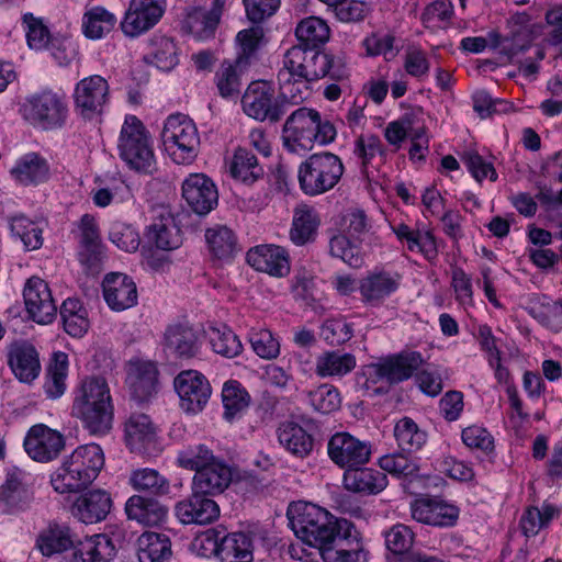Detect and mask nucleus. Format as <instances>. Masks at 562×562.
<instances>
[{"instance_id":"f257e3e1","label":"nucleus","mask_w":562,"mask_h":562,"mask_svg":"<svg viewBox=\"0 0 562 562\" xmlns=\"http://www.w3.org/2000/svg\"><path fill=\"white\" fill-rule=\"evenodd\" d=\"M348 74L341 57L315 47L295 45L284 53L277 78L280 89L284 95L291 97L294 105L305 98L300 89L297 94L292 93L295 83L313 82L323 78L341 81L348 77Z\"/></svg>"},{"instance_id":"f03ea898","label":"nucleus","mask_w":562,"mask_h":562,"mask_svg":"<svg viewBox=\"0 0 562 562\" xmlns=\"http://www.w3.org/2000/svg\"><path fill=\"white\" fill-rule=\"evenodd\" d=\"M288 518L295 535L303 541L322 550L342 531V522L324 508L312 503L299 502L288 508Z\"/></svg>"},{"instance_id":"7ed1b4c3","label":"nucleus","mask_w":562,"mask_h":562,"mask_svg":"<svg viewBox=\"0 0 562 562\" xmlns=\"http://www.w3.org/2000/svg\"><path fill=\"white\" fill-rule=\"evenodd\" d=\"M103 465L104 456L99 445L80 446L53 474L54 490L61 494L82 491L97 479Z\"/></svg>"},{"instance_id":"20e7f679","label":"nucleus","mask_w":562,"mask_h":562,"mask_svg":"<svg viewBox=\"0 0 562 562\" xmlns=\"http://www.w3.org/2000/svg\"><path fill=\"white\" fill-rule=\"evenodd\" d=\"M336 128L329 121H322L321 114L308 108L293 111L282 128L284 147L292 151L311 150L314 144L327 145L336 137Z\"/></svg>"},{"instance_id":"39448f33","label":"nucleus","mask_w":562,"mask_h":562,"mask_svg":"<svg viewBox=\"0 0 562 562\" xmlns=\"http://www.w3.org/2000/svg\"><path fill=\"white\" fill-rule=\"evenodd\" d=\"M121 159L142 173H151L155 169V155L150 135L142 121L135 115H127L122 125L119 143Z\"/></svg>"},{"instance_id":"423d86ee","label":"nucleus","mask_w":562,"mask_h":562,"mask_svg":"<svg viewBox=\"0 0 562 562\" xmlns=\"http://www.w3.org/2000/svg\"><path fill=\"white\" fill-rule=\"evenodd\" d=\"M344 171V164L337 155L329 151L313 154L299 167V184L306 195H321L336 187Z\"/></svg>"},{"instance_id":"0eeeda50","label":"nucleus","mask_w":562,"mask_h":562,"mask_svg":"<svg viewBox=\"0 0 562 562\" xmlns=\"http://www.w3.org/2000/svg\"><path fill=\"white\" fill-rule=\"evenodd\" d=\"M21 112L32 126L42 131H54L65 126L69 111L61 94L44 89L26 97Z\"/></svg>"},{"instance_id":"6e6552de","label":"nucleus","mask_w":562,"mask_h":562,"mask_svg":"<svg viewBox=\"0 0 562 562\" xmlns=\"http://www.w3.org/2000/svg\"><path fill=\"white\" fill-rule=\"evenodd\" d=\"M161 139L166 151L176 164H191L198 156L200 136L193 121L183 114L169 115Z\"/></svg>"},{"instance_id":"1a4fd4ad","label":"nucleus","mask_w":562,"mask_h":562,"mask_svg":"<svg viewBox=\"0 0 562 562\" xmlns=\"http://www.w3.org/2000/svg\"><path fill=\"white\" fill-rule=\"evenodd\" d=\"M293 104L291 97L276 95L273 86L265 80L252 81L241 97L244 113L259 122L278 123L286 112V105Z\"/></svg>"},{"instance_id":"9d476101","label":"nucleus","mask_w":562,"mask_h":562,"mask_svg":"<svg viewBox=\"0 0 562 562\" xmlns=\"http://www.w3.org/2000/svg\"><path fill=\"white\" fill-rule=\"evenodd\" d=\"M175 390L180 400V407L187 414L202 412L212 394L209 380L196 370L181 371L173 381Z\"/></svg>"},{"instance_id":"9b49d317","label":"nucleus","mask_w":562,"mask_h":562,"mask_svg":"<svg viewBox=\"0 0 562 562\" xmlns=\"http://www.w3.org/2000/svg\"><path fill=\"white\" fill-rule=\"evenodd\" d=\"M330 460L342 469L362 467L371 457V445L349 432L341 431L333 435L327 446Z\"/></svg>"},{"instance_id":"f8f14e48","label":"nucleus","mask_w":562,"mask_h":562,"mask_svg":"<svg viewBox=\"0 0 562 562\" xmlns=\"http://www.w3.org/2000/svg\"><path fill=\"white\" fill-rule=\"evenodd\" d=\"M166 0H132L121 22L126 36L136 37L154 27L162 18Z\"/></svg>"},{"instance_id":"ddd939ff","label":"nucleus","mask_w":562,"mask_h":562,"mask_svg":"<svg viewBox=\"0 0 562 562\" xmlns=\"http://www.w3.org/2000/svg\"><path fill=\"white\" fill-rule=\"evenodd\" d=\"M368 554L351 522H342V531L321 552L324 562H367Z\"/></svg>"},{"instance_id":"4468645a","label":"nucleus","mask_w":562,"mask_h":562,"mask_svg":"<svg viewBox=\"0 0 562 562\" xmlns=\"http://www.w3.org/2000/svg\"><path fill=\"white\" fill-rule=\"evenodd\" d=\"M109 97L108 81L98 75L80 80L75 88V106L85 119H93L102 113Z\"/></svg>"},{"instance_id":"2eb2a0df","label":"nucleus","mask_w":562,"mask_h":562,"mask_svg":"<svg viewBox=\"0 0 562 562\" xmlns=\"http://www.w3.org/2000/svg\"><path fill=\"white\" fill-rule=\"evenodd\" d=\"M24 304L29 317L37 324H49L57 314L48 284L38 277L30 278L23 290Z\"/></svg>"},{"instance_id":"dca6fc26","label":"nucleus","mask_w":562,"mask_h":562,"mask_svg":"<svg viewBox=\"0 0 562 562\" xmlns=\"http://www.w3.org/2000/svg\"><path fill=\"white\" fill-rule=\"evenodd\" d=\"M423 356L418 351H402L371 366L374 375L396 384L408 380L422 367Z\"/></svg>"},{"instance_id":"f3484780","label":"nucleus","mask_w":562,"mask_h":562,"mask_svg":"<svg viewBox=\"0 0 562 562\" xmlns=\"http://www.w3.org/2000/svg\"><path fill=\"white\" fill-rule=\"evenodd\" d=\"M182 196L198 215L210 213L218 202L216 186L203 173H192L183 181Z\"/></svg>"},{"instance_id":"a211bd4d","label":"nucleus","mask_w":562,"mask_h":562,"mask_svg":"<svg viewBox=\"0 0 562 562\" xmlns=\"http://www.w3.org/2000/svg\"><path fill=\"white\" fill-rule=\"evenodd\" d=\"M64 446L63 435L43 424L31 427L24 439L26 453L38 462H48L55 459Z\"/></svg>"},{"instance_id":"6ab92c4d","label":"nucleus","mask_w":562,"mask_h":562,"mask_svg":"<svg viewBox=\"0 0 562 562\" xmlns=\"http://www.w3.org/2000/svg\"><path fill=\"white\" fill-rule=\"evenodd\" d=\"M459 508L440 498L424 497L412 504L415 520L435 527H453L459 518Z\"/></svg>"},{"instance_id":"aec40b11","label":"nucleus","mask_w":562,"mask_h":562,"mask_svg":"<svg viewBox=\"0 0 562 562\" xmlns=\"http://www.w3.org/2000/svg\"><path fill=\"white\" fill-rule=\"evenodd\" d=\"M126 383L131 396L139 402L149 401L157 393L158 370L154 362L131 360L127 367Z\"/></svg>"},{"instance_id":"412c9836","label":"nucleus","mask_w":562,"mask_h":562,"mask_svg":"<svg viewBox=\"0 0 562 562\" xmlns=\"http://www.w3.org/2000/svg\"><path fill=\"white\" fill-rule=\"evenodd\" d=\"M102 288L104 300L113 311H125L137 304V288L127 274L120 272L106 274Z\"/></svg>"},{"instance_id":"4be33fe9","label":"nucleus","mask_w":562,"mask_h":562,"mask_svg":"<svg viewBox=\"0 0 562 562\" xmlns=\"http://www.w3.org/2000/svg\"><path fill=\"white\" fill-rule=\"evenodd\" d=\"M176 516L186 525H207L220 516L218 505L209 496L192 491V495L176 505Z\"/></svg>"},{"instance_id":"5701e85b","label":"nucleus","mask_w":562,"mask_h":562,"mask_svg":"<svg viewBox=\"0 0 562 562\" xmlns=\"http://www.w3.org/2000/svg\"><path fill=\"white\" fill-rule=\"evenodd\" d=\"M247 262L256 270L273 277H284L290 272L288 252L276 245H259L250 249Z\"/></svg>"},{"instance_id":"b1692460","label":"nucleus","mask_w":562,"mask_h":562,"mask_svg":"<svg viewBox=\"0 0 562 562\" xmlns=\"http://www.w3.org/2000/svg\"><path fill=\"white\" fill-rule=\"evenodd\" d=\"M233 481V470L222 459L198 471L193 476L192 491L205 496L222 494Z\"/></svg>"},{"instance_id":"393cba45","label":"nucleus","mask_w":562,"mask_h":562,"mask_svg":"<svg viewBox=\"0 0 562 562\" xmlns=\"http://www.w3.org/2000/svg\"><path fill=\"white\" fill-rule=\"evenodd\" d=\"M210 552H215L223 562H251L252 542L244 532H232L220 540L206 539Z\"/></svg>"},{"instance_id":"a878e982","label":"nucleus","mask_w":562,"mask_h":562,"mask_svg":"<svg viewBox=\"0 0 562 562\" xmlns=\"http://www.w3.org/2000/svg\"><path fill=\"white\" fill-rule=\"evenodd\" d=\"M165 348L176 358H193L201 348L199 333L188 324L170 325L165 331Z\"/></svg>"},{"instance_id":"bb28decb","label":"nucleus","mask_w":562,"mask_h":562,"mask_svg":"<svg viewBox=\"0 0 562 562\" xmlns=\"http://www.w3.org/2000/svg\"><path fill=\"white\" fill-rule=\"evenodd\" d=\"M116 548L112 539L98 533L76 542L70 562H112Z\"/></svg>"},{"instance_id":"cd10ccee","label":"nucleus","mask_w":562,"mask_h":562,"mask_svg":"<svg viewBox=\"0 0 562 562\" xmlns=\"http://www.w3.org/2000/svg\"><path fill=\"white\" fill-rule=\"evenodd\" d=\"M400 276L385 271L373 272L363 278L359 285L361 299L371 306H378L400 286Z\"/></svg>"},{"instance_id":"c85d7f7f","label":"nucleus","mask_w":562,"mask_h":562,"mask_svg":"<svg viewBox=\"0 0 562 562\" xmlns=\"http://www.w3.org/2000/svg\"><path fill=\"white\" fill-rule=\"evenodd\" d=\"M8 358L13 373L21 382L30 383L38 376L41 364L33 345L26 341L12 344Z\"/></svg>"},{"instance_id":"c756f323","label":"nucleus","mask_w":562,"mask_h":562,"mask_svg":"<svg viewBox=\"0 0 562 562\" xmlns=\"http://www.w3.org/2000/svg\"><path fill=\"white\" fill-rule=\"evenodd\" d=\"M125 513L128 519L155 527L166 521L168 508L155 498L133 495L125 504Z\"/></svg>"},{"instance_id":"7c9ffc66","label":"nucleus","mask_w":562,"mask_h":562,"mask_svg":"<svg viewBox=\"0 0 562 562\" xmlns=\"http://www.w3.org/2000/svg\"><path fill=\"white\" fill-rule=\"evenodd\" d=\"M112 499L105 491H90L77 498L72 514L85 524L99 522L108 516Z\"/></svg>"},{"instance_id":"2f4dec72","label":"nucleus","mask_w":562,"mask_h":562,"mask_svg":"<svg viewBox=\"0 0 562 562\" xmlns=\"http://www.w3.org/2000/svg\"><path fill=\"white\" fill-rule=\"evenodd\" d=\"M72 414L82 420L85 427L92 435H104L112 428V404H104V402L102 404L74 403Z\"/></svg>"},{"instance_id":"473e14b6","label":"nucleus","mask_w":562,"mask_h":562,"mask_svg":"<svg viewBox=\"0 0 562 562\" xmlns=\"http://www.w3.org/2000/svg\"><path fill=\"white\" fill-rule=\"evenodd\" d=\"M342 482L348 491L378 494L386 487L387 477L379 470L355 467L345 471Z\"/></svg>"},{"instance_id":"72a5a7b5","label":"nucleus","mask_w":562,"mask_h":562,"mask_svg":"<svg viewBox=\"0 0 562 562\" xmlns=\"http://www.w3.org/2000/svg\"><path fill=\"white\" fill-rule=\"evenodd\" d=\"M75 546L70 528L57 522L49 524L36 539V548L46 558L63 553L70 548L74 549Z\"/></svg>"},{"instance_id":"f704fd0d","label":"nucleus","mask_w":562,"mask_h":562,"mask_svg":"<svg viewBox=\"0 0 562 562\" xmlns=\"http://www.w3.org/2000/svg\"><path fill=\"white\" fill-rule=\"evenodd\" d=\"M392 231L401 243H406L409 251L418 250L429 261L437 258L436 237L430 231H415L404 223L393 225Z\"/></svg>"},{"instance_id":"c9c22d12","label":"nucleus","mask_w":562,"mask_h":562,"mask_svg":"<svg viewBox=\"0 0 562 562\" xmlns=\"http://www.w3.org/2000/svg\"><path fill=\"white\" fill-rule=\"evenodd\" d=\"M319 223V216L314 209L307 205L295 207L290 239L297 246L314 241Z\"/></svg>"},{"instance_id":"e433bc0d","label":"nucleus","mask_w":562,"mask_h":562,"mask_svg":"<svg viewBox=\"0 0 562 562\" xmlns=\"http://www.w3.org/2000/svg\"><path fill=\"white\" fill-rule=\"evenodd\" d=\"M527 311L550 330H562V300L552 301L547 295L536 294L530 299Z\"/></svg>"},{"instance_id":"4c0bfd02","label":"nucleus","mask_w":562,"mask_h":562,"mask_svg":"<svg viewBox=\"0 0 562 562\" xmlns=\"http://www.w3.org/2000/svg\"><path fill=\"white\" fill-rule=\"evenodd\" d=\"M125 438L132 451L146 450L156 440V428L149 416L133 414L125 424Z\"/></svg>"},{"instance_id":"58836bf2","label":"nucleus","mask_w":562,"mask_h":562,"mask_svg":"<svg viewBox=\"0 0 562 562\" xmlns=\"http://www.w3.org/2000/svg\"><path fill=\"white\" fill-rule=\"evenodd\" d=\"M279 442L291 453L297 457H306L314 446L313 437L299 424L285 422L278 429Z\"/></svg>"},{"instance_id":"ea45409f","label":"nucleus","mask_w":562,"mask_h":562,"mask_svg":"<svg viewBox=\"0 0 562 562\" xmlns=\"http://www.w3.org/2000/svg\"><path fill=\"white\" fill-rule=\"evenodd\" d=\"M11 173L23 184L40 183L48 178L49 166L37 153H27L18 159Z\"/></svg>"},{"instance_id":"a19ab883","label":"nucleus","mask_w":562,"mask_h":562,"mask_svg":"<svg viewBox=\"0 0 562 562\" xmlns=\"http://www.w3.org/2000/svg\"><path fill=\"white\" fill-rule=\"evenodd\" d=\"M171 555L170 539L164 533L144 532L137 540L139 562H164Z\"/></svg>"},{"instance_id":"79ce46f5","label":"nucleus","mask_w":562,"mask_h":562,"mask_svg":"<svg viewBox=\"0 0 562 562\" xmlns=\"http://www.w3.org/2000/svg\"><path fill=\"white\" fill-rule=\"evenodd\" d=\"M206 335L212 350L222 357L233 359L244 350L239 337L225 324L209 326Z\"/></svg>"},{"instance_id":"37998d69","label":"nucleus","mask_w":562,"mask_h":562,"mask_svg":"<svg viewBox=\"0 0 562 562\" xmlns=\"http://www.w3.org/2000/svg\"><path fill=\"white\" fill-rule=\"evenodd\" d=\"M229 171L234 179L247 184H252L263 177V168L257 157L246 148H237L229 165Z\"/></svg>"},{"instance_id":"c03bdc74","label":"nucleus","mask_w":562,"mask_h":562,"mask_svg":"<svg viewBox=\"0 0 562 562\" xmlns=\"http://www.w3.org/2000/svg\"><path fill=\"white\" fill-rule=\"evenodd\" d=\"M65 330L72 337H81L89 328L88 312L78 299L68 297L60 306Z\"/></svg>"},{"instance_id":"a18cd8bd","label":"nucleus","mask_w":562,"mask_h":562,"mask_svg":"<svg viewBox=\"0 0 562 562\" xmlns=\"http://www.w3.org/2000/svg\"><path fill=\"white\" fill-rule=\"evenodd\" d=\"M130 483L135 491L151 496H164L170 492L169 481L157 470L149 468L133 471Z\"/></svg>"},{"instance_id":"49530a36","label":"nucleus","mask_w":562,"mask_h":562,"mask_svg":"<svg viewBox=\"0 0 562 562\" xmlns=\"http://www.w3.org/2000/svg\"><path fill=\"white\" fill-rule=\"evenodd\" d=\"M295 35L300 42L299 45L321 49V47L329 40L330 30L324 20L316 16H310L297 24Z\"/></svg>"},{"instance_id":"de8ad7c7","label":"nucleus","mask_w":562,"mask_h":562,"mask_svg":"<svg viewBox=\"0 0 562 562\" xmlns=\"http://www.w3.org/2000/svg\"><path fill=\"white\" fill-rule=\"evenodd\" d=\"M222 402L224 406L223 417L227 422H232L248 407L250 395L240 382L228 380L222 389Z\"/></svg>"},{"instance_id":"09e8293b","label":"nucleus","mask_w":562,"mask_h":562,"mask_svg":"<svg viewBox=\"0 0 562 562\" xmlns=\"http://www.w3.org/2000/svg\"><path fill=\"white\" fill-rule=\"evenodd\" d=\"M205 239L212 255L218 259H229L237 251V239L227 226L216 225L207 228Z\"/></svg>"},{"instance_id":"8fccbe9b","label":"nucleus","mask_w":562,"mask_h":562,"mask_svg":"<svg viewBox=\"0 0 562 562\" xmlns=\"http://www.w3.org/2000/svg\"><path fill=\"white\" fill-rule=\"evenodd\" d=\"M146 238L158 249L172 250L181 245L180 229L173 224L172 218H160L148 226Z\"/></svg>"},{"instance_id":"3c124183","label":"nucleus","mask_w":562,"mask_h":562,"mask_svg":"<svg viewBox=\"0 0 562 562\" xmlns=\"http://www.w3.org/2000/svg\"><path fill=\"white\" fill-rule=\"evenodd\" d=\"M115 23V15L103 7L91 8L82 18L83 34L91 40L101 38L113 30Z\"/></svg>"},{"instance_id":"603ef678","label":"nucleus","mask_w":562,"mask_h":562,"mask_svg":"<svg viewBox=\"0 0 562 562\" xmlns=\"http://www.w3.org/2000/svg\"><path fill=\"white\" fill-rule=\"evenodd\" d=\"M247 68L248 66L238 65L237 60H234V63L224 61L221 65L215 75L216 87L221 97L227 99L239 95L240 76Z\"/></svg>"},{"instance_id":"864d4df0","label":"nucleus","mask_w":562,"mask_h":562,"mask_svg":"<svg viewBox=\"0 0 562 562\" xmlns=\"http://www.w3.org/2000/svg\"><path fill=\"white\" fill-rule=\"evenodd\" d=\"M394 436L398 447L406 452L419 450L427 439L426 432L409 417H403L395 424Z\"/></svg>"},{"instance_id":"5fc2aeb1","label":"nucleus","mask_w":562,"mask_h":562,"mask_svg":"<svg viewBox=\"0 0 562 562\" xmlns=\"http://www.w3.org/2000/svg\"><path fill=\"white\" fill-rule=\"evenodd\" d=\"M10 229L14 236L20 238L26 250H35L42 247V228L24 214H18L10 218Z\"/></svg>"},{"instance_id":"6e6d98bb","label":"nucleus","mask_w":562,"mask_h":562,"mask_svg":"<svg viewBox=\"0 0 562 562\" xmlns=\"http://www.w3.org/2000/svg\"><path fill=\"white\" fill-rule=\"evenodd\" d=\"M356 367V358L351 353L328 351L318 357L316 373L321 376L345 375Z\"/></svg>"},{"instance_id":"4d7b16f0","label":"nucleus","mask_w":562,"mask_h":562,"mask_svg":"<svg viewBox=\"0 0 562 562\" xmlns=\"http://www.w3.org/2000/svg\"><path fill=\"white\" fill-rule=\"evenodd\" d=\"M68 361L64 352L55 353L53 363L47 369V379L44 390L49 398L60 397L66 390Z\"/></svg>"},{"instance_id":"13d9d810","label":"nucleus","mask_w":562,"mask_h":562,"mask_svg":"<svg viewBox=\"0 0 562 562\" xmlns=\"http://www.w3.org/2000/svg\"><path fill=\"white\" fill-rule=\"evenodd\" d=\"M218 459L207 446L200 443L189 446L179 451L177 463L180 468L195 471L196 473Z\"/></svg>"},{"instance_id":"bf43d9fd","label":"nucleus","mask_w":562,"mask_h":562,"mask_svg":"<svg viewBox=\"0 0 562 562\" xmlns=\"http://www.w3.org/2000/svg\"><path fill=\"white\" fill-rule=\"evenodd\" d=\"M355 155L361 161V172L369 178L370 167L378 156H383L385 150L381 139L373 134L360 135L355 142Z\"/></svg>"},{"instance_id":"052dcab7","label":"nucleus","mask_w":562,"mask_h":562,"mask_svg":"<svg viewBox=\"0 0 562 562\" xmlns=\"http://www.w3.org/2000/svg\"><path fill=\"white\" fill-rule=\"evenodd\" d=\"M454 15L451 0H435L423 11L420 20L425 27L432 31L448 26Z\"/></svg>"},{"instance_id":"680f3d73","label":"nucleus","mask_w":562,"mask_h":562,"mask_svg":"<svg viewBox=\"0 0 562 562\" xmlns=\"http://www.w3.org/2000/svg\"><path fill=\"white\" fill-rule=\"evenodd\" d=\"M145 60L164 71L171 70L178 64L177 46L171 38L160 37L153 42L151 52Z\"/></svg>"},{"instance_id":"e2e57ef3","label":"nucleus","mask_w":562,"mask_h":562,"mask_svg":"<svg viewBox=\"0 0 562 562\" xmlns=\"http://www.w3.org/2000/svg\"><path fill=\"white\" fill-rule=\"evenodd\" d=\"M248 341L261 359L272 360L280 355V342L267 328L252 327L248 333Z\"/></svg>"},{"instance_id":"0e129e2a","label":"nucleus","mask_w":562,"mask_h":562,"mask_svg":"<svg viewBox=\"0 0 562 562\" xmlns=\"http://www.w3.org/2000/svg\"><path fill=\"white\" fill-rule=\"evenodd\" d=\"M380 468L397 477L416 476L419 465L415 458L407 453L394 452L379 459Z\"/></svg>"},{"instance_id":"69168bd1","label":"nucleus","mask_w":562,"mask_h":562,"mask_svg":"<svg viewBox=\"0 0 562 562\" xmlns=\"http://www.w3.org/2000/svg\"><path fill=\"white\" fill-rule=\"evenodd\" d=\"M346 235H336L329 240V252L351 268H360L364 260L357 241Z\"/></svg>"},{"instance_id":"338daca9","label":"nucleus","mask_w":562,"mask_h":562,"mask_svg":"<svg viewBox=\"0 0 562 562\" xmlns=\"http://www.w3.org/2000/svg\"><path fill=\"white\" fill-rule=\"evenodd\" d=\"M102 402H104V404H112L108 383L100 376L86 379L74 401V403L88 404H102Z\"/></svg>"},{"instance_id":"774afa93","label":"nucleus","mask_w":562,"mask_h":562,"mask_svg":"<svg viewBox=\"0 0 562 562\" xmlns=\"http://www.w3.org/2000/svg\"><path fill=\"white\" fill-rule=\"evenodd\" d=\"M308 402L316 412L329 414L340 407L341 398L338 390L330 384H322L307 393Z\"/></svg>"}]
</instances>
